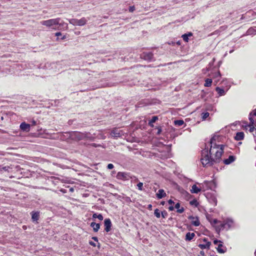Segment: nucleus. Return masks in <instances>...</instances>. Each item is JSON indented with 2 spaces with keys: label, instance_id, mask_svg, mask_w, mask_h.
Masks as SVG:
<instances>
[{
  "label": "nucleus",
  "instance_id": "1",
  "mask_svg": "<svg viewBox=\"0 0 256 256\" xmlns=\"http://www.w3.org/2000/svg\"><path fill=\"white\" fill-rule=\"evenodd\" d=\"M221 138L219 136L214 135L210 139L211 146L209 152L210 156L207 150L204 149L202 151L200 162L204 166H212L214 162H220L224 152V145L218 144L216 142H219Z\"/></svg>",
  "mask_w": 256,
  "mask_h": 256
},
{
  "label": "nucleus",
  "instance_id": "2",
  "mask_svg": "<svg viewBox=\"0 0 256 256\" xmlns=\"http://www.w3.org/2000/svg\"><path fill=\"white\" fill-rule=\"evenodd\" d=\"M60 18L50 19L46 20H43L40 22L41 24L48 27H52L53 30H60L61 27L63 26L64 23L60 22Z\"/></svg>",
  "mask_w": 256,
  "mask_h": 256
},
{
  "label": "nucleus",
  "instance_id": "3",
  "mask_svg": "<svg viewBox=\"0 0 256 256\" xmlns=\"http://www.w3.org/2000/svg\"><path fill=\"white\" fill-rule=\"evenodd\" d=\"M69 22L74 26H82L86 24V20L84 18H82L80 20L76 18H72L68 20Z\"/></svg>",
  "mask_w": 256,
  "mask_h": 256
},
{
  "label": "nucleus",
  "instance_id": "4",
  "mask_svg": "<svg viewBox=\"0 0 256 256\" xmlns=\"http://www.w3.org/2000/svg\"><path fill=\"white\" fill-rule=\"evenodd\" d=\"M116 178L118 180H127L130 178L129 174L124 172H118L117 174Z\"/></svg>",
  "mask_w": 256,
  "mask_h": 256
},
{
  "label": "nucleus",
  "instance_id": "5",
  "mask_svg": "<svg viewBox=\"0 0 256 256\" xmlns=\"http://www.w3.org/2000/svg\"><path fill=\"white\" fill-rule=\"evenodd\" d=\"M122 134V130L116 128L113 129L110 132L111 136L114 138L120 137Z\"/></svg>",
  "mask_w": 256,
  "mask_h": 256
},
{
  "label": "nucleus",
  "instance_id": "6",
  "mask_svg": "<svg viewBox=\"0 0 256 256\" xmlns=\"http://www.w3.org/2000/svg\"><path fill=\"white\" fill-rule=\"evenodd\" d=\"M104 230L106 232H109L111 230L112 226L111 220L110 218H106L104 220Z\"/></svg>",
  "mask_w": 256,
  "mask_h": 256
},
{
  "label": "nucleus",
  "instance_id": "7",
  "mask_svg": "<svg viewBox=\"0 0 256 256\" xmlns=\"http://www.w3.org/2000/svg\"><path fill=\"white\" fill-rule=\"evenodd\" d=\"M188 218L191 220V224L195 226H198L200 225V222L198 217H194L193 216H188Z\"/></svg>",
  "mask_w": 256,
  "mask_h": 256
},
{
  "label": "nucleus",
  "instance_id": "8",
  "mask_svg": "<svg viewBox=\"0 0 256 256\" xmlns=\"http://www.w3.org/2000/svg\"><path fill=\"white\" fill-rule=\"evenodd\" d=\"M32 214V222H36L38 223V220L40 218V212H34L32 211L31 212Z\"/></svg>",
  "mask_w": 256,
  "mask_h": 256
},
{
  "label": "nucleus",
  "instance_id": "9",
  "mask_svg": "<svg viewBox=\"0 0 256 256\" xmlns=\"http://www.w3.org/2000/svg\"><path fill=\"white\" fill-rule=\"evenodd\" d=\"M142 56L145 60H152L153 58V54L151 52H143Z\"/></svg>",
  "mask_w": 256,
  "mask_h": 256
},
{
  "label": "nucleus",
  "instance_id": "10",
  "mask_svg": "<svg viewBox=\"0 0 256 256\" xmlns=\"http://www.w3.org/2000/svg\"><path fill=\"white\" fill-rule=\"evenodd\" d=\"M20 128L23 131L29 132L30 130V124H26L25 122H23L20 124Z\"/></svg>",
  "mask_w": 256,
  "mask_h": 256
},
{
  "label": "nucleus",
  "instance_id": "11",
  "mask_svg": "<svg viewBox=\"0 0 256 256\" xmlns=\"http://www.w3.org/2000/svg\"><path fill=\"white\" fill-rule=\"evenodd\" d=\"M204 242H206V244H200L198 245V247H200L201 249L209 248L211 244L210 242H207L206 238H204Z\"/></svg>",
  "mask_w": 256,
  "mask_h": 256
},
{
  "label": "nucleus",
  "instance_id": "12",
  "mask_svg": "<svg viewBox=\"0 0 256 256\" xmlns=\"http://www.w3.org/2000/svg\"><path fill=\"white\" fill-rule=\"evenodd\" d=\"M156 196L158 198L160 199L166 196V194L164 190L160 189L158 190V192L156 193Z\"/></svg>",
  "mask_w": 256,
  "mask_h": 256
},
{
  "label": "nucleus",
  "instance_id": "13",
  "mask_svg": "<svg viewBox=\"0 0 256 256\" xmlns=\"http://www.w3.org/2000/svg\"><path fill=\"white\" fill-rule=\"evenodd\" d=\"M244 134L243 132H238L234 136L236 140H241L244 138Z\"/></svg>",
  "mask_w": 256,
  "mask_h": 256
},
{
  "label": "nucleus",
  "instance_id": "14",
  "mask_svg": "<svg viewBox=\"0 0 256 256\" xmlns=\"http://www.w3.org/2000/svg\"><path fill=\"white\" fill-rule=\"evenodd\" d=\"M12 168H13V167H12V165H10V166H0V172L2 171V170H4L5 172H10L12 170Z\"/></svg>",
  "mask_w": 256,
  "mask_h": 256
},
{
  "label": "nucleus",
  "instance_id": "15",
  "mask_svg": "<svg viewBox=\"0 0 256 256\" xmlns=\"http://www.w3.org/2000/svg\"><path fill=\"white\" fill-rule=\"evenodd\" d=\"M90 226L93 228V230L94 232H97L100 228V224H96L94 222H92L90 224Z\"/></svg>",
  "mask_w": 256,
  "mask_h": 256
},
{
  "label": "nucleus",
  "instance_id": "16",
  "mask_svg": "<svg viewBox=\"0 0 256 256\" xmlns=\"http://www.w3.org/2000/svg\"><path fill=\"white\" fill-rule=\"evenodd\" d=\"M235 160V156H230L228 158L225 159V164H229L234 162Z\"/></svg>",
  "mask_w": 256,
  "mask_h": 256
},
{
  "label": "nucleus",
  "instance_id": "17",
  "mask_svg": "<svg viewBox=\"0 0 256 256\" xmlns=\"http://www.w3.org/2000/svg\"><path fill=\"white\" fill-rule=\"evenodd\" d=\"M226 226H228V228L233 226L234 222L230 218H227L225 220V228H226Z\"/></svg>",
  "mask_w": 256,
  "mask_h": 256
},
{
  "label": "nucleus",
  "instance_id": "18",
  "mask_svg": "<svg viewBox=\"0 0 256 256\" xmlns=\"http://www.w3.org/2000/svg\"><path fill=\"white\" fill-rule=\"evenodd\" d=\"M194 233L188 232L186 234L185 240L186 241H190L194 238Z\"/></svg>",
  "mask_w": 256,
  "mask_h": 256
},
{
  "label": "nucleus",
  "instance_id": "19",
  "mask_svg": "<svg viewBox=\"0 0 256 256\" xmlns=\"http://www.w3.org/2000/svg\"><path fill=\"white\" fill-rule=\"evenodd\" d=\"M200 190V188H198L196 184H194L192 186V190H190L192 193L193 194H198Z\"/></svg>",
  "mask_w": 256,
  "mask_h": 256
},
{
  "label": "nucleus",
  "instance_id": "20",
  "mask_svg": "<svg viewBox=\"0 0 256 256\" xmlns=\"http://www.w3.org/2000/svg\"><path fill=\"white\" fill-rule=\"evenodd\" d=\"M212 80L211 78H206L205 80V83L204 86L206 87H209L211 86L212 84Z\"/></svg>",
  "mask_w": 256,
  "mask_h": 256
},
{
  "label": "nucleus",
  "instance_id": "21",
  "mask_svg": "<svg viewBox=\"0 0 256 256\" xmlns=\"http://www.w3.org/2000/svg\"><path fill=\"white\" fill-rule=\"evenodd\" d=\"M93 218H98L99 220H102L104 218V217L102 214H97L96 213H94L92 215Z\"/></svg>",
  "mask_w": 256,
  "mask_h": 256
},
{
  "label": "nucleus",
  "instance_id": "22",
  "mask_svg": "<svg viewBox=\"0 0 256 256\" xmlns=\"http://www.w3.org/2000/svg\"><path fill=\"white\" fill-rule=\"evenodd\" d=\"M174 123L176 126H182L184 124V122L183 120H174Z\"/></svg>",
  "mask_w": 256,
  "mask_h": 256
},
{
  "label": "nucleus",
  "instance_id": "23",
  "mask_svg": "<svg viewBox=\"0 0 256 256\" xmlns=\"http://www.w3.org/2000/svg\"><path fill=\"white\" fill-rule=\"evenodd\" d=\"M158 119L157 116H153L152 119L150 120L148 122V124H153L156 122V121Z\"/></svg>",
  "mask_w": 256,
  "mask_h": 256
},
{
  "label": "nucleus",
  "instance_id": "24",
  "mask_svg": "<svg viewBox=\"0 0 256 256\" xmlns=\"http://www.w3.org/2000/svg\"><path fill=\"white\" fill-rule=\"evenodd\" d=\"M216 91L220 94V96H222L224 94V90L221 89L218 87L216 88Z\"/></svg>",
  "mask_w": 256,
  "mask_h": 256
},
{
  "label": "nucleus",
  "instance_id": "25",
  "mask_svg": "<svg viewBox=\"0 0 256 256\" xmlns=\"http://www.w3.org/2000/svg\"><path fill=\"white\" fill-rule=\"evenodd\" d=\"M154 214L155 216L158 218H160V212L158 208H156L154 210Z\"/></svg>",
  "mask_w": 256,
  "mask_h": 256
},
{
  "label": "nucleus",
  "instance_id": "26",
  "mask_svg": "<svg viewBox=\"0 0 256 256\" xmlns=\"http://www.w3.org/2000/svg\"><path fill=\"white\" fill-rule=\"evenodd\" d=\"M222 244H219L217 248V250L220 253H224V250L222 248Z\"/></svg>",
  "mask_w": 256,
  "mask_h": 256
},
{
  "label": "nucleus",
  "instance_id": "27",
  "mask_svg": "<svg viewBox=\"0 0 256 256\" xmlns=\"http://www.w3.org/2000/svg\"><path fill=\"white\" fill-rule=\"evenodd\" d=\"M190 204L191 205L194 206H197L198 204V203L196 200H193L190 202Z\"/></svg>",
  "mask_w": 256,
  "mask_h": 256
},
{
  "label": "nucleus",
  "instance_id": "28",
  "mask_svg": "<svg viewBox=\"0 0 256 256\" xmlns=\"http://www.w3.org/2000/svg\"><path fill=\"white\" fill-rule=\"evenodd\" d=\"M202 118L203 120L206 119L210 115L209 113L208 112H204L202 114Z\"/></svg>",
  "mask_w": 256,
  "mask_h": 256
},
{
  "label": "nucleus",
  "instance_id": "29",
  "mask_svg": "<svg viewBox=\"0 0 256 256\" xmlns=\"http://www.w3.org/2000/svg\"><path fill=\"white\" fill-rule=\"evenodd\" d=\"M182 38L184 42H188V38L186 34H183Z\"/></svg>",
  "mask_w": 256,
  "mask_h": 256
},
{
  "label": "nucleus",
  "instance_id": "30",
  "mask_svg": "<svg viewBox=\"0 0 256 256\" xmlns=\"http://www.w3.org/2000/svg\"><path fill=\"white\" fill-rule=\"evenodd\" d=\"M168 215V214L166 210L162 212V216L163 218H166Z\"/></svg>",
  "mask_w": 256,
  "mask_h": 256
},
{
  "label": "nucleus",
  "instance_id": "31",
  "mask_svg": "<svg viewBox=\"0 0 256 256\" xmlns=\"http://www.w3.org/2000/svg\"><path fill=\"white\" fill-rule=\"evenodd\" d=\"M137 186L138 187V190H142V188H143V183L142 182H140L138 183L137 184Z\"/></svg>",
  "mask_w": 256,
  "mask_h": 256
},
{
  "label": "nucleus",
  "instance_id": "32",
  "mask_svg": "<svg viewBox=\"0 0 256 256\" xmlns=\"http://www.w3.org/2000/svg\"><path fill=\"white\" fill-rule=\"evenodd\" d=\"M249 120H250V126H253V124H254V119L252 118V116H250V115Z\"/></svg>",
  "mask_w": 256,
  "mask_h": 256
},
{
  "label": "nucleus",
  "instance_id": "33",
  "mask_svg": "<svg viewBox=\"0 0 256 256\" xmlns=\"http://www.w3.org/2000/svg\"><path fill=\"white\" fill-rule=\"evenodd\" d=\"M184 212V208L182 207L177 210V212L178 213H180V214L183 212Z\"/></svg>",
  "mask_w": 256,
  "mask_h": 256
},
{
  "label": "nucleus",
  "instance_id": "34",
  "mask_svg": "<svg viewBox=\"0 0 256 256\" xmlns=\"http://www.w3.org/2000/svg\"><path fill=\"white\" fill-rule=\"evenodd\" d=\"M107 168L108 169L111 170L114 168V165L112 164H109L108 165Z\"/></svg>",
  "mask_w": 256,
  "mask_h": 256
},
{
  "label": "nucleus",
  "instance_id": "35",
  "mask_svg": "<svg viewBox=\"0 0 256 256\" xmlns=\"http://www.w3.org/2000/svg\"><path fill=\"white\" fill-rule=\"evenodd\" d=\"M156 128L158 129L157 134H160L162 132V128L161 127H158Z\"/></svg>",
  "mask_w": 256,
  "mask_h": 256
},
{
  "label": "nucleus",
  "instance_id": "36",
  "mask_svg": "<svg viewBox=\"0 0 256 256\" xmlns=\"http://www.w3.org/2000/svg\"><path fill=\"white\" fill-rule=\"evenodd\" d=\"M250 116H256V108L250 113Z\"/></svg>",
  "mask_w": 256,
  "mask_h": 256
},
{
  "label": "nucleus",
  "instance_id": "37",
  "mask_svg": "<svg viewBox=\"0 0 256 256\" xmlns=\"http://www.w3.org/2000/svg\"><path fill=\"white\" fill-rule=\"evenodd\" d=\"M134 10H135V8L134 6H130V8H129V11L130 12H132Z\"/></svg>",
  "mask_w": 256,
  "mask_h": 256
},
{
  "label": "nucleus",
  "instance_id": "38",
  "mask_svg": "<svg viewBox=\"0 0 256 256\" xmlns=\"http://www.w3.org/2000/svg\"><path fill=\"white\" fill-rule=\"evenodd\" d=\"M211 66H212V64L210 63L209 64L208 66V67L206 68V71H209L210 68H211Z\"/></svg>",
  "mask_w": 256,
  "mask_h": 256
},
{
  "label": "nucleus",
  "instance_id": "39",
  "mask_svg": "<svg viewBox=\"0 0 256 256\" xmlns=\"http://www.w3.org/2000/svg\"><path fill=\"white\" fill-rule=\"evenodd\" d=\"M198 256H205L204 252L203 250H201L200 252V254H199Z\"/></svg>",
  "mask_w": 256,
  "mask_h": 256
},
{
  "label": "nucleus",
  "instance_id": "40",
  "mask_svg": "<svg viewBox=\"0 0 256 256\" xmlns=\"http://www.w3.org/2000/svg\"><path fill=\"white\" fill-rule=\"evenodd\" d=\"M174 208L177 210L180 208V204L179 203H177L176 204Z\"/></svg>",
  "mask_w": 256,
  "mask_h": 256
},
{
  "label": "nucleus",
  "instance_id": "41",
  "mask_svg": "<svg viewBox=\"0 0 256 256\" xmlns=\"http://www.w3.org/2000/svg\"><path fill=\"white\" fill-rule=\"evenodd\" d=\"M250 132H253L254 130V128L252 126H250Z\"/></svg>",
  "mask_w": 256,
  "mask_h": 256
},
{
  "label": "nucleus",
  "instance_id": "42",
  "mask_svg": "<svg viewBox=\"0 0 256 256\" xmlns=\"http://www.w3.org/2000/svg\"><path fill=\"white\" fill-rule=\"evenodd\" d=\"M56 36H62V33L60 32H58L55 34Z\"/></svg>",
  "mask_w": 256,
  "mask_h": 256
},
{
  "label": "nucleus",
  "instance_id": "43",
  "mask_svg": "<svg viewBox=\"0 0 256 256\" xmlns=\"http://www.w3.org/2000/svg\"><path fill=\"white\" fill-rule=\"evenodd\" d=\"M168 202L170 204H174V202H173L172 200H170L168 201Z\"/></svg>",
  "mask_w": 256,
  "mask_h": 256
},
{
  "label": "nucleus",
  "instance_id": "44",
  "mask_svg": "<svg viewBox=\"0 0 256 256\" xmlns=\"http://www.w3.org/2000/svg\"><path fill=\"white\" fill-rule=\"evenodd\" d=\"M90 244L91 245V246H96V244L92 242H90Z\"/></svg>",
  "mask_w": 256,
  "mask_h": 256
},
{
  "label": "nucleus",
  "instance_id": "45",
  "mask_svg": "<svg viewBox=\"0 0 256 256\" xmlns=\"http://www.w3.org/2000/svg\"><path fill=\"white\" fill-rule=\"evenodd\" d=\"M92 239L94 240V241H96V242H98V238L96 236H94L92 238Z\"/></svg>",
  "mask_w": 256,
  "mask_h": 256
},
{
  "label": "nucleus",
  "instance_id": "46",
  "mask_svg": "<svg viewBox=\"0 0 256 256\" xmlns=\"http://www.w3.org/2000/svg\"><path fill=\"white\" fill-rule=\"evenodd\" d=\"M168 209L170 211H172L174 210V208L172 206H170L169 208H168Z\"/></svg>",
  "mask_w": 256,
  "mask_h": 256
},
{
  "label": "nucleus",
  "instance_id": "47",
  "mask_svg": "<svg viewBox=\"0 0 256 256\" xmlns=\"http://www.w3.org/2000/svg\"><path fill=\"white\" fill-rule=\"evenodd\" d=\"M187 34V36H188V38L189 36H192V32H188V34Z\"/></svg>",
  "mask_w": 256,
  "mask_h": 256
},
{
  "label": "nucleus",
  "instance_id": "48",
  "mask_svg": "<svg viewBox=\"0 0 256 256\" xmlns=\"http://www.w3.org/2000/svg\"><path fill=\"white\" fill-rule=\"evenodd\" d=\"M219 242L218 240H216L214 241V243L215 244H217Z\"/></svg>",
  "mask_w": 256,
  "mask_h": 256
},
{
  "label": "nucleus",
  "instance_id": "49",
  "mask_svg": "<svg viewBox=\"0 0 256 256\" xmlns=\"http://www.w3.org/2000/svg\"><path fill=\"white\" fill-rule=\"evenodd\" d=\"M66 38V36H65V35H64V36L61 38V39H62V40H64L65 38Z\"/></svg>",
  "mask_w": 256,
  "mask_h": 256
},
{
  "label": "nucleus",
  "instance_id": "50",
  "mask_svg": "<svg viewBox=\"0 0 256 256\" xmlns=\"http://www.w3.org/2000/svg\"><path fill=\"white\" fill-rule=\"evenodd\" d=\"M32 124H33L34 125H35V124H36V121L34 120V121L32 122Z\"/></svg>",
  "mask_w": 256,
  "mask_h": 256
},
{
  "label": "nucleus",
  "instance_id": "51",
  "mask_svg": "<svg viewBox=\"0 0 256 256\" xmlns=\"http://www.w3.org/2000/svg\"><path fill=\"white\" fill-rule=\"evenodd\" d=\"M150 126L152 127H154V124H149Z\"/></svg>",
  "mask_w": 256,
  "mask_h": 256
},
{
  "label": "nucleus",
  "instance_id": "52",
  "mask_svg": "<svg viewBox=\"0 0 256 256\" xmlns=\"http://www.w3.org/2000/svg\"><path fill=\"white\" fill-rule=\"evenodd\" d=\"M214 223L216 224L217 222V220H214Z\"/></svg>",
  "mask_w": 256,
  "mask_h": 256
},
{
  "label": "nucleus",
  "instance_id": "53",
  "mask_svg": "<svg viewBox=\"0 0 256 256\" xmlns=\"http://www.w3.org/2000/svg\"><path fill=\"white\" fill-rule=\"evenodd\" d=\"M161 204H162V205H164V202H162Z\"/></svg>",
  "mask_w": 256,
  "mask_h": 256
},
{
  "label": "nucleus",
  "instance_id": "54",
  "mask_svg": "<svg viewBox=\"0 0 256 256\" xmlns=\"http://www.w3.org/2000/svg\"><path fill=\"white\" fill-rule=\"evenodd\" d=\"M220 225L222 226V227L224 226V224H221Z\"/></svg>",
  "mask_w": 256,
  "mask_h": 256
},
{
  "label": "nucleus",
  "instance_id": "55",
  "mask_svg": "<svg viewBox=\"0 0 256 256\" xmlns=\"http://www.w3.org/2000/svg\"><path fill=\"white\" fill-rule=\"evenodd\" d=\"M203 71H204V74H206V72L205 71V70H204H204H203Z\"/></svg>",
  "mask_w": 256,
  "mask_h": 256
},
{
  "label": "nucleus",
  "instance_id": "56",
  "mask_svg": "<svg viewBox=\"0 0 256 256\" xmlns=\"http://www.w3.org/2000/svg\"><path fill=\"white\" fill-rule=\"evenodd\" d=\"M151 207H152V205H151V204H150V205L148 206V208H151Z\"/></svg>",
  "mask_w": 256,
  "mask_h": 256
},
{
  "label": "nucleus",
  "instance_id": "57",
  "mask_svg": "<svg viewBox=\"0 0 256 256\" xmlns=\"http://www.w3.org/2000/svg\"><path fill=\"white\" fill-rule=\"evenodd\" d=\"M70 190H71V191H72V190H73V189H72V188H70Z\"/></svg>",
  "mask_w": 256,
  "mask_h": 256
},
{
  "label": "nucleus",
  "instance_id": "58",
  "mask_svg": "<svg viewBox=\"0 0 256 256\" xmlns=\"http://www.w3.org/2000/svg\"><path fill=\"white\" fill-rule=\"evenodd\" d=\"M254 254H255V255H256V251L255 252V253H254Z\"/></svg>",
  "mask_w": 256,
  "mask_h": 256
}]
</instances>
